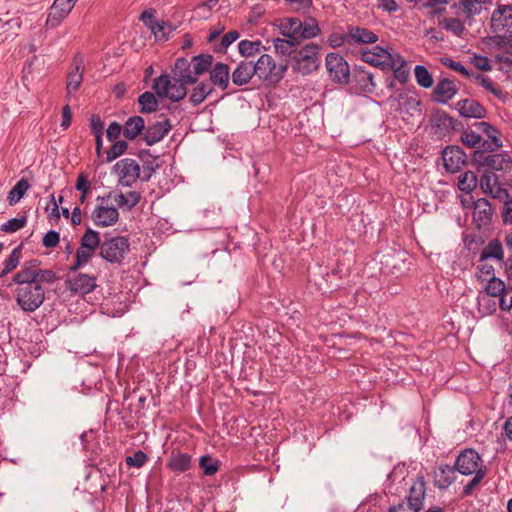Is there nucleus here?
Returning <instances> with one entry per match:
<instances>
[{"instance_id": "cd10ccee", "label": "nucleus", "mask_w": 512, "mask_h": 512, "mask_svg": "<svg viewBox=\"0 0 512 512\" xmlns=\"http://www.w3.org/2000/svg\"><path fill=\"white\" fill-rule=\"evenodd\" d=\"M456 469L450 465H440L434 473V484L439 489H447L456 479Z\"/></svg>"}, {"instance_id": "f3484780", "label": "nucleus", "mask_w": 512, "mask_h": 512, "mask_svg": "<svg viewBox=\"0 0 512 512\" xmlns=\"http://www.w3.org/2000/svg\"><path fill=\"white\" fill-rule=\"evenodd\" d=\"M254 76H256L255 62L241 60L231 72V82L233 85L241 87L247 85Z\"/></svg>"}, {"instance_id": "a211bd4d", "label": "nucleus", "mask_w": 512, "mask_h": 512, "mask_svg": "<svg viewBox=\"0 0 512 512\" xmlns=\"http://www.w3.org/2000/svg\"><path fill=\"white\" fill-rule=\"evenodd\" d=\"M210 84L226 91L230 87L231 71L228 64L217 62L209 71Z\"/></svg>"}, {"instance_id": "2f4dec72", "label": "nucleus", "mask_w": 512, "mask_h": 512, "mask_svg": "<svg viewBox=\"0 0 512 512\" xmlns=\"http://www.w3.org/2000/svg\"><path fill=\"white\" fill-rule=\"evenodd\" d=\"M353 80L363 92L372 93L375 90V83L372 73L362 67H356L353 72Z\"/></svg>"}, {"instance_id": "e433bc0d", "label": "nucleus", "mask_w": 512, "mask_h": 512, "mask_svg": "<svg viewBox=\"0 0 512 512\" xmlns=\"http://www.w3.org/2000/svg\"><path fill=\"white\" fill-rule=\"evenodd\" d=\"M213 56L210 54H200L191 59L193 73L197 77L207 71H210L213 64Z\"/></svg>"}, {"instance_id": "f704fd0d", "label": "nucleus", "mask_w": 512, "mask_h": 512, "mask_svg": "<svg viewBox=\"0 0 512 512\" xmlns=\"http://www.w3.org/2000/svg\"><path fill=\"white\" fill-rule=\"evenodd\" d=\"M262 49L266 50V47L262 45L260 40H241L238 43V52L242 57L246 58L245 60L254 57L256 54L260 53Z\"/></svg>"}, {"instance_id": "4be33fe9", "label": "nucleus", "mask_w": 512, "mask_h": 512, "mask_svg": "<svg viewBox=\"0 0 512 512\" xmlns=\"http://www.w3.org/2000/svg\"><path fill=\"white\" fill-rule=\"evenodd\" d=\"M425 482L422 477L416 479L409 488V494L407 496V504L409 509L414 512H419L423 508V502L425 499Z\"/></svg>"}, {"instance_id": "6e6552de", "label": "nucleus", "mask_w": 512, "mask_h": 512, "mask_svg": "<svg viewBox=\"0 0 512 512\" xmlns=\"http://www.w3.org/2000/svg\"><path fill=\"white\" fill-rule=\"evenodd\" d=\"M455 469L460 474L470 476L479 473L480 470H487L482 457L474 449H464L455 460Z\"/></svg>"}, {"instance_id": "2eb2a0df", "label": "nucleus", "mask_w": 512, "mask_h": 512, "mask_svg": "<svg viewBox=\"0 0 512 512\" xmlns=\"http://www.w3.org/2000/svg\"><path fill=\"white\" fill-rule=\"evenodd\" d=\"M456 123L457 121L454 118L440 109L433 111L430 118L431 128L434 131V134L438 136H445L450 133V131L456 130Z\"/></svg>"}, {"instance_id": "4468645a", "label": "nucleus", "mask_w": 512, "mask_h": 512, "mask_svg": "<svg viewBox=\"0 0 512 512\" xmlns=\"http://www.w3.org/2000/svg\"><path fill=\"white\" fill-rule=\"evenodd\" d=\"M501 146H502V142L498 136H493L492 140L491 139L484 140L482 138V141L477 146V150L474 152V156H473L472 160H496L495 158H498V157H501L500 160H511L510 156L507 153L485 155V153L493 152Z\"/></svg>"}, {"instance_id": "69168bd1", "label": "nucleus", "mask_w": 512, "mask_h": 512, "mask_svg": "<svg viewBox=\"0 0 512 512\" xmlns=\"http://www.w3.org/2000/svg\"><path fill=\"white\" fill-rule=\"evenodd\" d=\"M148 460L146 453L141 450L136 451L133 455L126 457V464L129 467H142Z\"/></svg>"}, {"instance_id": "3c124183", "label": "nucleus", "mask_w": 512, "mask_h": 512, "mask_svg": "<svg viewBox=\"0 0 512 512\" xmlns=\"http://www.w3.org/2000/svg\"><path fill=\"white\" fill-rule=\"evenodd\" d=\"M69 13L68 11L63 12L61 7H56V5L53 4L46 20V26L48 28L57 27Z\"/></svg>"}, {"instance_id": "412c9836", "label": "nucleus", "mask_w": 512, "mask_h": 512, "mask_svg": "<svg viewBox=\"0 0 512 512\" xmlns=\"http://www.w3.org/2000/svg\"><path fill=\"white\" fill-rule=\"evenodd\" d=\"M71 292L88 294L96 288V278L84 273H78L66 281Z\"/></svg>"}, {"instance_id": "864d4df0", "label": "nucleus", "mask_w": 512, "mask_h": 512, "mask_svg": "<svg viewBox=\"0 0 512 512\" xmlns=\"http://www.w3.org/2000/svg\"><path fill=\"white\" fill-rule=\"evenodd\" d=\"M20 28L21 21L19 18H11L5 22L2 21V33L6 34L4 40L13 39L18 35Z\"/></svg>"}, {"instance_id": "49530a36", "label": "nucleus", "mask_w": 512, "mask_h": 512, "mask_svg": "<svg viewBox=\"0 0 512 512\" xmlns=\"http://www.w3.org/2000/svg\"><path fill=\"white\" fill-rule=\"evenodd\" d=\"M414 74L419 86L423 88H430L433 85V77L425 66L416 65Z\"/></svg>"}, {"instance_id": "f03ea898", "label": "nucleus", "mask_w": 512, "mask_h": 512, "mask_svg": "<svg viewBox=\"0 0 512 512\" xmlns=\"http://www.w3.org/2000/svg\"><path fill=\"white\" fill-rule=\"evenodd\" d=\"M478 172H482L480 177V187L485 194L498 200H506L509 197L507 189L502 187L499 176L495 171L503 169V162H477Z\"/></svg>"}, {"instance_id": "c9c22d12", "label": "nucleus", "mask_w": 512, "mask_h": 512, "mask_svg": "<svg viewBox=\"0 0 512 512\" xmlns=\"http://www.w3.org/2000/svg\"><path fill=\"white\" fill-rule=\"evenodd\" d=\"M489 258L496 259L498 261H503V247L499 240L494 239L489 241L487 246L481 251L480 261H485Z\"/></svg>"}, {"instance_id": "20e7f679", "label": "nucleus", "mask_w": 512, "mask_h": 512, "mask_svg": "<svg viewBox=\"0 0 512 512\" xmlns=\"http://www.w3.org/2000/svg\"><path fill=\"white\" fill-rule=\"evenodd\" d=\"M256 76L266 84L277 85L284 78L289 65L287 60L276 63L269 54H262L255 62Z\"/></svg>"}, {"instance_id": "9b49d317", "label": "nucleus", "mask_w": 512, "mask_h": 512, "mask_svg": "<svg viewBox=\"0 0 512 512\" xmlns=\"http://www.w3.org/2000/svg\"><path fill=\"white\" fill-rule=\"evenodd\" d=\"M485 3L481 0H458L450 6L451 13L460 16L468 26L475 23V17L480 15Z\"/></svg>"}, {"instance_id": "37998d69", "label": "nucleus", "mask_w": 512, "mask_h": 512, "mask_svg": "<svg viewBox=\"0 0 512 512\" xmlns=\"http://www.w3.org/2000/svg\"><path fill=\"white\" fill-rule=\"evenodd\" d=\"M508 290L509 289L506 288L505 283L502 280L492 276L485 286V295L497 298Z\"/></svg>"}, {"instance_id": "4c0bfd02", "label": "nucleus", "mask_w": 512, "mask_h": 512, "mask_svg": "<svg viewBox=\"0 0 512 512\" xmlns=\"http://www.w3.org/2000/svg\"><path fill=\"white\" fill-rule=\"evenodd\" d=\"M29 188L30 184L28 180L21 178L8 193L7 200L9 204L14 205L19 202Z\"/></svg>"}, {"instance_id": "423d86ee", "label": "nucleus", "mask_w": 512, "mask_h": 512, "mask_svg": "<svg viewBox=\"0 0 512 512\" xmlns=\"http://www.w3.org/2000/svg\"><path fill=\"white\" fill-rule=\"evenodd\" d=\"M294 72L308 75L316 71L320 65L319 46L315 43H309L297 50L293 55Z\"/></svg>"}, {"instance_id": "b1692460", "label": "nucleus", "mask_w": 512, "mask_h": 512, "mask_svg": "<svg viewBox=\"0 0 512 512\" xmlns=\"http://www.w3.org/2000/svg\"><path fill=\"white\" fill-rule=\"evenodd\" d=\"M459 114L465 118L482 119L486 117V109L476 100L463 99L456 103Z\"/></svg>"}, {"instance_id": "c03bdc74", "label": "nucleus", "mask_w": 512, "mask_h": 512, "mask_svg": "<svg viewBox=\"0 0 512 512\" xmlns=\"http://www.w3.org/2000/svg\"><path fill=\"white\" fill-rule=\"evenodd\" d=\"M273 45L275 51L284 57H291L293 59V55L297 52V49L294 48V43L291 40L276 38L273 40Z\"/></svg>"}, {"instance_id": "79ce46f5", "label": "nucleus", "mask_w": 512, "mask_h": 512, "mask_svg": "<svg viewBox=\"0 0 512 512\" xmlns=\"http://www.w3.org/2000/svg\"><path fill=\"white\" fill-rule=\"evenodd\" d=\"M321 32V29L318 25L317 20L314 17H307L304 21H302V26L300 30V34L302 38L311 39L318 36Z\"/></svg>"}, {"instance_id": "5fc2aeb1", "label": "nucleus", "mask_w": 512, "mask_h": 512, "mask_svg": "<svg viewBox=\"0 0 512 512\" xmlns=\"http://www.w3.org/2000/svg\"><path fill=\"white\" fill-rule=\"evenodd\" d=\"M80 245L83 247H88L93 250H96L98 247L100 248V238L99 233L88 228L80 240Z\"/></svg>"}, {"instance_id": "e2e57ef3", "label": "nucleus", "mask_w": 512, "mask_h": 512, "mask_svg": "<svg viewBox=\"0 0 512 512\" xmlns=\"http://www.w3.org/2000/svg\"><path fill=\"white\" fill-rule=\"evenodd\" d=\"M470 63L478 70L481 71H491L492 70V64L491 60L487 56L474 54L470 58Z\"/></svg>"}, {"instance_id": "4d7b16f0", "label": "nucleus", "mask_w": 512, "mask_h": 512, "mask_svg": "<svg viewBox=\"0 0 512 512\" xmlns=\"http://www.w3.org/2000/svg\"><path fill=\"white\" fill-rule=\"evenodd\" d=\"M441 160H466V154L459 146H447L442 151Z\"/></svg>"}, {"instance_id": "13d9d810", "label": "nucleus", "mask_w": 512, "mask_h": 512, "mask_svg": "<svg viewBox=\"0 0 512 512\" xmlns=\"http://www.w3.org/2000/svg\"><path fill=\"white\" fill-rule=\"evenodd\" d=\"M302 21L299 18H287L281 23V33L283 34H297L300 33Z\"/></svg>"}, {"instance_id": "603ef678", "label": "nucleus", "mask_w": 512, "mask_h": 512, "mask_svg": "<svg viewBox=\"0 0 512 512\" xmlns=\"http://www.w3.org/2000/svg\"><path fill=\"white\" fill-rule=\"evenodd\" d=\"M22 257L21 246H18L12 250L8 258L4 262V268L2 269V276L14 270L20 263Z\"/></svg>"}, {"instance_id": "393cba45", "label": "nucleus", "mask_w": 512, "mask_h": 512, "mask_svg": "<svg viewBox=\"0 0 512 512\" xmlns=\"http://www.w3.org/2000/svg\"><path fill=\"white\" fill-rule=\"evenodd\" d=\"M191 66L192 63L187 58H178L172 69L173 76L176 77V80L178 81H183L188 84H196L198 78L194 75Z\"/></svg>"}, {"instance_id": "473e14b6", "label": "nucleus", "mask_w": 512, "mask_h": 512, "mask_svg": "<svg viewBox=\"0 0 512 512\" xmlns=\"http://www.w3.org/2000/svg\"><path fill=\"white\" fill-rule=\"evenodd\" d=\"M467 23L460 16L444 17L439 20L438 25L446 31L452 33L454 36L461 37L465 31Z\"/></svg>"}, {"instance_id": "7c9ffc66", "label": "nucleus", "mask_w": 512, "mask_h": 512, "mask_svg": "<svg viewBox=\"0 0 512 512\" xmlns=\"http://www.w3.org/2000/svg\"><path fill=\"white\" fill-rule=\"evenodd\" d=\"M167 467L174 472H186L191 468V456L180 451L172 452L167 461Z\"/></svg>"}, {"instance_id": "680f3d73", "label": "nucleus", "mask_w": 512, "mask_h": 512, "mask_svg": "<svg viewBox=\"0 0 512 512\" xmlns=\"http://www.w3.org/2000/svg\"><path fill=\"white\" fill-rule=\"evenodd\" d=\"M440 62L443 65H445L446 67L465 76L466 78H470V71L464 65H462L460 62H457L450 57H442L440 59Z\"/></svg>"}, {"instance_id": "a18cd8bd", "label": "nucleus", "mask_w": 512, "mask_h": 512, "mask_svg": "<svg viewBox=\"0 0 512 512\" xmlns=\"http://www.w3.org/2000/svg\"><path fill=\"white\" fill-rule=\"evenodd\" d=\"M396 65L390 66L393 69L394 77L401 83H406L409 78V70L406 68V61L396 53Z\"/></svg>"}, {"instance_id": "c85d7f7f", "label": "nucleus", "mask_w": 512, "mask_h": 512, "mask_svg": "<svg viewBox=\"0 0 512 512\" xmlns=\"http://www.w3.org/2000/svg\"><path fill=\"white\" fill-rule=\"evenodd\" d=\"M492 208L489 201L485 198L478 199L474 204L473 219L478 225H488L492 218Z\"/></svg>"}, {"instance_id": "7ed1b4c3", "label": "nucleus", "mask_w": 512, "mask_h": 512, "mask_svg": "<svg viewBox=\"0 0 512 512\" xmlns=\"http://www.w3.org/2000/svg\"><path fill=\"white\" fill-rule=\"evenodd\" d=\"M490 30L497 44L512 41V5L498 3L490 18Z\"/></svg>"}, {"instance_id": "bf43d9fd", "label": "nucleus", "mask_w": 512, "mask_h": 512, "mask_svg": "<svg viewBox=\"0 0 512 512\" xmlns=\"http://www.w3.org/2000/svg\"><path fill=\"white\" fill-rule=\"evenodd\" d=\"M199 466L206 476L214 475L219 468L218 461H213L209 455L201 456Z\"/></svg>"}, {"instance_id": "9d476101", "label": "nucleus", "mask_w": 512, "mask_h": 512, "mask_svg": "<svg viewBox=\"0 0 512 512\" xmlns=\"http://www.w3.org/2000/svg\"><path fill=\"white\" fill-rule=\"evenodd\" d=\"M140 20L150 29L157 40H168L170 34L175 30V27L171 23L164 20H157L155 10L153 9L143 11L140 15Z\"/></svg>"}, {"instance_id": "aec40b11", "label": "nucleus", "mask_w": 512, "mask_h": 512, "mask_svg": "<svg viewBox=\"0 0 512 512\" xmlns=\"http://www.w3.org/2000/svg\"><path fill=\"white\" fill-rule=\"evenodd\" d=\"M115 169L119 171V184L123 187L131 186L140 177L137 162H116Z\"/></svg>"}, {"instance_id": "1a4fd4ad", "label": "nucleus", "mask_w": 512, "mask_h": 512, "mask_svg": "<svg viewBox=\"0 0 512 512\" xmlns=\"http://www.w3.org/2000/svg\"><path fill=\"white\" fill-rule=\"evenodd\" d=\"M326 68L330 78L339 84H347L350 79V69L343 56L330 52L326 55Z\"/></svg>"}, {"instance_id": "39448f33", "label": "nucleus", "mask_w": 512, "mask_h": 512, "mask_svg": "<svg viewBox=\"0 0 512 512\" xmlns=\"http://www.w3.org/2000/svg\"><path fill=\"white\" fill-rule=\"evenodd\" d=\"M187 84L176 80V77L169 74H161L154 79L152 88L158 97L178 102L187 95Z\"/></svg>"}, {"instance_id": "ddd939ff", "label": "nucleus", "mask_w": 512, "mask_h": 512, "mask_svg": "<svg viewBox=\"0 0 512 512\" xmlns=\"http://www.w3.org/2000/svg\"><path fill=\"white\" fill-rule=\"evenodd\" d=\"M395 56L396 53L392 54L380 46H375L373 51H363L361 59L375 67L386 69L396 65Z\"/></svg>"}, {"instance_id": "6e6d98bb", "label": "nucleus", "mask_w": 512, "mask_h": 512, "mask_svg": "<svg viewBox=\"0 0 512 512\" xmlns=\"http://www.w3.org/2000/svg\"><path fill=\"white\" fill-rule=\"evenodd\" d=\"M240 37L236 30L229 31L222 38L219 44L214 46V52L224 53L226 49Z\"/></svg>"}, {"instance_id": "f257e3e1", "label": "nucleus", "mask_w": 512, "mask_h": 512, "mask_svg": "<svg viewBox=\"0 0 512 512\" xmlns=\"http://www.w3.org/2000/svg\"><path fill=\"white\" fill-rule=\"evenodd\" d=\"M38 266L37 260L25 262L8 284L9 287L16 285L13 294L17 305L25 312L36 311L45 300L44 285H51L57 280L52 270Z\"/></svg>"}, {"instance_id": "774afa93", "label": "nucleus", "mask_w": 512, "mask_h": 512, "mask_svg": "<svg viewBox=\"0 0 512 512\" xmlns=\"http://www.w3.org/2000/svg\"><path fill=\"white\" fill-rule=\"evenodd\" d=\"M449 4L448 0H427L424 4L425 8H431L434 16H439L446 12L445 5Z\"/></svg>"}, {"instance_id": "5701e85b", "label": "nucleus", "mask_w": 512, "mask_h": 512, "mask_svg": "<svg viewBox=\"0 0 512 512\" xmlns=\"http://www.w3.org/2000/svg\"><path fill=\"white\" fill-rule=\"evenodd\" d=\"M119 218L117 208L98 205L92 212V219L97 226L108 227L114 225Z\"/></svg>"}, {"instance_id": "8fccbe9b", "label": "nucleus", "mask_w": 512, "mask_h": 512, "mask_svg": "<svg viewBox=\"0 0 512 512\" xmlns=\"http://www.w3.org/2000/svg\"><path fill=\"white\" fill-rule=\"evenodd\" d=\"M493 297L487 295H479L477 298L478 309L483 315H491L497 310V302Z\"/></svg>"}, {"instance_id": "338daca9", "label": "nucleus", "mask_w": 512, "mask_h": 512, "mask_svg": "<svg viewBox=\"0 0 512 512\" xmlns=\"http://www.w3.org/2000/svg\"><path fill=\"white\" fill-rule=\"evenodd\" d=\"M461 139H462V142L470 148H477V146L482 141L481 135H479L478 133H476L474 131L463 132V134L461 135Z\"/></svg>"}, {"instance_id": "09e8293b", "label": "nucleus", "mask_w": 512, "mask_h": 512, "mask_svg": "<svg viewBox=\"0 0 512 512\" xmlns=\"http://www.w3.org/2000/svg\"><path fill=\"white\" fill-rule=\"evenodd\" d=\"M477 176L474 172L468 171L459 177V189L465 193H470L477 187Z\"/></svg>"}, {"instance_id": "ea45409f", "label": "nucleus", "mask_w": 512, "mask_h": 512, "mask_svg": "<svg viewBox=\"0 0 512 512\" xmlns=\"http://www.w3.org/2000/svg\"><path fill=\"white\" fill-rule=\"evenodd\" d=\"M138 103L140 106L139 111L141 113H152L155 112L158 108V101L156 96L150 91L142 93L138 98Z\"/></svg>"}, {"instance_id": "0eeeda50", "label": "nucleus", "mask_w": 512, "mask_h": 512, "mask_svg": "<svg viewBox=\"0 0 512 512\" xmlns=\"http://www.w3.org/2000/svg\"><path fill=\"white\" fill-rule=\"evenodd\" d=\"M129 240L124 236H117L105 240L100 245V255L110 263H120L128 253Z\"/></svg>"}, {"instance_id": "c756f323", "label": "nucleus", "mask_w": 512, "mask_h": 512, "mask_svg": "<svg viewBox=\"0 0 512 512\" xmlns=\"http://www.w3.org/2000/svg\"><path fill=\"white\" fill-rule=\"evenodd\" d=\"M145 129V121L141 116L129 117L123 125V136L128 140H135Z\"/></svg>"}, {"instance_id": "bb28decb", "label": "nucleus", "mask_w": 512, "mask_h": 512, "mask_svg": "<svg viewBox=\"0 0 512 512\" xmlns=\"http://www.w3.org/2000/svg\"><path fill=\"white\" fill-rule=\"evenodd\" d=\"M377 40L378 36L367 28L360 26L348 28V44L350 45L355 43L370 44L375 43Z\"/></svg>"}, {"instance_id": "052dcab7", "label": "nucleus", "mask_w": 512, "mask_h": 512, "mask_svg": "<svg viewBox=\"0 0 512 512\" xmlns=\"http://www.w3.org/2000/svg\"><path fill=\"white\" fill-rule=\"evenodd\" d=\"M27 222V217L25 215H21L15 218L8 220L6 223L2 224V231L13 233L25 226Z\"/></svg>"}, {"instance_id": "f8f14e48", "label": "nucleus", "mask_w": 512, "mask_h": 512, "mask_svg": "<svg viewBox=\"0 0 512 512\" xmlns=\"http://www.w3.org/2000/svg\"><path fill=\"white\" fill-rule=\"evenodd\" d=\"M171 127V123L167 118L149 123L143 130V137L139 138L137 143L144 142L146 146H152L161 141L169 133Z\"/></svg>"}, {"instance_id": "6ab92c4d", "label": "nucleus", "mask_w": 512, "mask_h": 512, "mask_svg": "<svg viewBox=\"0 0 512 512\" xmlns=\"http://www.w3.org/2000/svg\"><path fill=\"white\" fill-rule=\"evenodd\" d=\"M458 92V87L453 80L443 78L438 81L433 89V100L440 104H447Z\"/></svg>"}, {"instance_id": "a19ab883", "label": "nucleus", "mask_w": 512, "mask_h": 512, "mask_svg": "<svg viewBox=\"0 0 512 512\" xmlns=\"http://www.w3.org/2000/svg\"><path fill=\"white\" fill-rule=\"evenodd\" d=\"M473 79L475 82H477L479 85H481L483 88H485L488 92L493 94L497 98H502L503 93L502 90L497 88L489 77L481 74V73H474L470 72V78Z\"/></svg>"}, {"instance_id": "de8ad7c7", "label": "nucleus", "mask_w": 512, "mask_h": 512, "mask_svg": "<svg viewBox=\"0 0 512 512\" xmlns=\"http://www.w3.org/2000/svg\"><path fill=\"white\" fill-rule=\"evenodd\" d=\"M90 127L92 133L95 135L96 149L99 152L102 142V135L104 130V123L98 114H93L90 118Z\"/></svg>"}, {"instance_id": "0e129e2a", "label": "nucleus", "mask_w": 512, "mask_h": 512, "mask_svg": "<svg viewBox=\"0 0 512 512\" xmlns=\"http://www.w3.org/2000/svg\"><path fill=\"white\" fill-rule=\"evenodd\" d=\"M487 470H480L479 473L472 474V479L463 487V495L469 496L472 494L475 487L479 485L482 479L486 476Z\"/></svg>"}, {"instance_id": "a878e982", "label": "nucleus", "mask_w": 512, "mask_h": 512, "mask_svg": "<svg viewBox=\"0 0 512 512\" xmlns=\"http://www.w3.org/2000/svg\"><path fill=\"white\" fill-rule=\"evenodd\" d=\"M82 59L75 57L73 60V65L68 72L67 82H66V90L69 95L75 93L80 88L83 81V70Z\"/></svg>"}, {"instance_id": "dca6fc26", "label": "nucleus", "mask_w": 512, "mask_h": 512, "mask_svg": "<svg viewBox=\"0 0 512 512\" xmlns=\"http://www.w3.org/2000/svg\"><path fill=\"white\" fill-rule=\"evenodd\" d=\"M126 150H129V154L136 155L140 159H143L146 155L152 157L149 149L145 148H137L135 145H130L125 140L114 141L107 151L106 160H115L120 157ZM158 156H153V159L156 160Z\"/></svg>"}, {"instance_id": "58836bf2", "label": "nucleus", "mask_w": 512, "mask_h": 512, "mask_svg": "<svg viewBox=\"0 0 512 512\" xmlns=\"http://www.w3.org/2000/svg\"><path fill=\"white\" fill-rule=\"evenodd\" d=\"M96 250H93L88 247L79 246V248L76 251L75 261L71 265L70 270L71 271H77L80 268L84 267L89 260L92 258Z\"/></svg>"}, {"instance_id": "72a5a7b5", "label": "nucleus", "mask_w": 512, "mask_h": 512, "mask_svg": "<svg viewBox=\"0 0 512 512\" xmlns=\"http://www.w3.org/2000/svg\"><path fill=\"white\" fill-rule=\"evenodd\" d=\"M214 92V87L207 82L198 83L189 95V102L193 106L201 104L209 95Z\"/></svg>"}]
</instances>
